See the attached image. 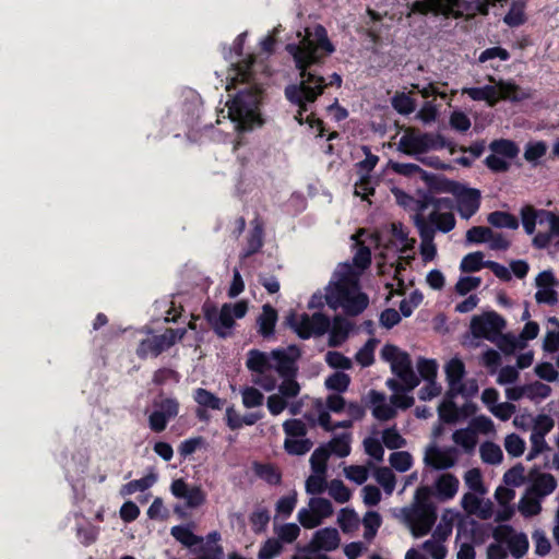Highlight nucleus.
Masks as SVG:
<instances>
[{
  "instance_id": "nucleus-16",
  "label": "nucleus",
  "mask_w": 559,
  "mask_h": 559,
  "mask_svg": "<svg viewBox=\"0 0 559 559\" xmlns=\"http://www.w3.org/2000/svg\"><path fill=\"white\" fill-rule=\"evenodd\" d=\"M194 400L199 405V407L195 411V415L201 421L210 420V415L207 413L209 409L221 411L225 406V400L219 399L218 396L203 388H199L195 391Z\"/></svg>"
},
{
  "instance_id": "nucleus-28",
  "label": "nucleus",
  "mask_w": 559,
  "mask_h": 559,
  "mask_svg": "<svg viewBox=\"0 0 559 559\" xmlns=\"http://www.w3.org/2000/svg\"><path fill=\"white\" fill-rule=\"evenodd\" d=\"M272 352L270 354L251 349L248 353L247 367L257 373H265L272 370Z\"/></svg>"
},
{
  "instance_id": "nucleus-36",
  "label": "nucleus",
  "mask_w": 559,
  "mask_h": 559,
  "mask_svg": "<svg viewBox=\"0 0 559 559\" xmlns=\"http://www.w3.org/2000/svg\"><path fill=\"white\" fill-rule=\"evenodd\" d=\"M479 454L481 461L490 465L500 464L503 460L501 448L491 441H485L480 444Z\"/></svg>"
},
{
  "instance_id": "nucleus-30",
  "label": "nucleus",
  "mask_w": 559,
  "mask_h": 559,
  "mask_svg": "<svg viewBox=\"0 0 559 559\" xmlns=\"http://www.w3.org/2000/svg\"><path fill=\"white\" fill-rule=\"evenodd\" d=\"M252 469L259 478L270 485H280L282 481V473L274 464L254 462Z\"/></svg>"
},
{
  "instance_id": "nucleus-10",
  "label": "nucleus",
  "mask_w": 559,
  "mask_h": 559,
  "mask_svg": "<svg viewBox=\"0 0 559 559\" xmlns=\"http://www.w3.org/2000/svg\"><path fill=\"white\" fill-rule=\"evenodd\" d=\"M299 357L300 350L295 345L272 350V370L283 379L281 384H299L296 381Z\"/></svg>"
},
{
  "instance_id": "nucleus-26",
  "label": "nucleus",
  "mask_w": 559,
  "mask_h": 559,
  "mask_svg": "<svg viewBox=\"0 0 559 559\" xmlns=\"http://www.w3.org/2000/svg\"><path fill=\"white\" fill-rule=\"evenodd\" d=\"M277 318V311L275 308L269 304L263 306L262 313L259 316L257 322L259 325V333L264 338H267L274 334Z\"/></svg>"
},
{
  "instance_id": "nucleus-48",
  "label": "nucleus",
  "mask_w": 559,
  "mask_h": 559,
  "mask_svg": "<svg viewBox=\"0 0 559 559\" xmlns=\"http://www.w3.org/2000/svg\"><path fill=\"white\" fill-rule=\"evenodd\" d=\"M484 261V253L481 251H475L466 254L460 264V270L463 273L478 272L483 267H486Z\"/></svg>"
},
{
  "instance_id": "nucleus-57",
  "label": "nucleus",
  "mask_w": 559,
  "mask_h": 559,
  "mask_svg": "<svg viewBox=\"0 0 559 559\" xmlns=\"http://www.w3.org/2000/svg\"><path fill=\"white\" fill-rule=\"evenodd\" d=\"M270 522V512L266 508H258L250 515L252 530L257 534H261L266 530Z\"/></svg>"
},
{
  "instance_id": "nucleus-15",
  "label": "nucleus",
  "mask_w": 559,
  "mask_h": 559,
  "mask_svg": "<svg viewBox=\"0 0 559 559\" xmlns=\"http://www.w3.org/2000/svg\"><path fill=\"white\" fill-rule=\"evenodd\" d=\"M453 195L456 199V207L461 217L468 219L479 210L481 195L478 189L467 188L460 182V188Z\"/></svg>"
},
{
  "instance_id": "nucleus-52",
  "label": "nucleus",
  "mask_w": 559,
  "mask_h": 559,
  "mask_svg": "<svg viewBox=\"0 0 559 559\" xmlns=\"http://www.w3.org/2000/svg\"><path fill=\"white\" fill-rule=\"evenodd\" d=\"M440 209L433 207L431 213H429L428 216H425L424 212L418 207L417 213L414 215V224L418 229V233H420V226H428L431 231H433V235L436 234V227L439 217L441 216V213L439 212Z\"/></svg>"
},
{
  "instance_id": "nucleus-21",
  "label": "nucleus",
  "mask_w": 559,
  "mask_h": 559,
  "mask_svg": "<svg viewBox=\"0 0 559 559\" xmlns=\"http://www.w3.org/2000/svg\"><path fill=\"white\" fill-rule=\"evenodd\" d=\"M467 386H450L447 392L444 401L439 405V416L447 423H454L457 419V407L455 406L453 399L457 394H464L467 392Z\"/></svg>"
},
{
  "instance_id": "nucleus-7",
  "label": "nucleus",
  "mask_w": 559,
  "mask_h": 559,
  "mask_svg": "<svg viewBox=\"0 0 559 559\" xmlns=\"http://www.w3.org/2000/svg\"><path fill=\"white\" fill-rule=\"evenodd\" d=\"M381 357L389 361L392 372L402 381L401 384H419V378L414 371L411 356L393 344H385ZM385 384H400L395 379H388Z\"/></svg>"
},
{
  "instance_id": "nucleus-9",
  "label": "nucleus",
  "mask_w": 559,
  "mask_h": 559,
  "mask_svg": "<svg viewBox=\"0 0 559 559\" xmlns=\"http://www.w3.org/2000/svg\"><path fill=\"white\" fill-rule=\"evenodd\" d=\"M186 329L168 328L163 334H152L151 336L141 340L135 349V354L140 359L158 357L177 342L181 341L186 335Z\"/></svg>"
},
{
  "instance_id": "nucleus-20",
  "label": "nucleus",
  "mask_w": 559,
  "mask_h": 559,
  "mask_svg": "<svg viewBox=\"0 0 559 559\" xmlns=\"http://www.w3.org/2000/svg\"><path fill=\"white\" fill-rule=\"evenodd\" d=\"M252 229L250 230L247 238V246L241 253L242 259L250 258L258 253L263 247V222L257 216L252 222Z\"/></svg>"
},
{
  "instance_id": "nucleus-31",
  "label": "nucleus",
  "mask_w": 559,
  "mask_h": 559,
  "mask_svg": "<svg viewBox=\"0 0 559 559\" xmlns=\"http://www.w3.org/2000/svg\"><path fill=\"white\" fill-rule=\"evenodd\" d=\"M438 364L436 359L419 357L416 362V369L419 374V380L426 382V384H438L437 383V374H438Z\"/></svg>"
},
{
  "instance_id": "nucleus-23",
  "label": "nucleus",
  "mask_w": 559,
  "mask_h": 559,
  "mask_svg": "<svg viewBox=\"0 0 559 559\" xmlns=\"http://www.w3.org/2000/svg\"><path fill=\"white\" fill-rule=\"evenodd\" d=\"M429 191L437 193H456L460 182L448 179L443 175L424 173V180Z\"/></svg>"
},
{
  "instance_id": "nucleus-40",
  "label": "nucleus",
  "mask_w": 559,
  "mask_h": 559,
  "mask_svg": "<svg viewBox=\"0 0 559 559\" xmlns=\"http://www.w3.org/2000/svg\"><path fill=\"white\" fill-rule=\"evenodd\" d=\"M464 484L469 489L468 492L487 493L483 475L479 468L474 467L465 472Z\"/></svg>"
},
{
  "instance_id": "nucleus-56",
  "label": "nucleus",
  "mask_w": 559,
  "mask_h": 559,
  "mask_svg": "<svg viewBox=\"0 0 559 559\" xmlns=\"http://www.w3.org/2000/svg\"><path fill=\"white\" fill-rule=\"evenodd\" d=\"M394 388L399 389V386ZM414 388L415 386H400L402 390L396 391L391 396V403L393 404V407L403 409L411 407L414 404V397L411 395Z\"/></svg>"
},
{
  "instance_id": "nucleus-6",
  "label": "nucleus",
  "mask_w": 559,
  "mask_h": 559,
  "mask_svg": "<svg viewBox=\"0 0 559 559\" xmlns=\"http://www.w3.org/2000/svg\"><path fill=\"white\" fill-rule=\"evenodd\" d=\"M445 146H448V142L443 135L420 132L416 128L408 127L399 141L397 150L405 155L414 156Z\"/></svg>"
},
{
  "instance_id": "nucleus-51",
  "label": "nucleus",
  "mask_w": 559,
  "mask_h": 559,
  "mask_svg": "<svg viewBox=\"0 0 559 559\" xmlns=\"http://www.w3.org/2000/svg\"><path fill=\"white\" fill-rule=\"evenodd\" d=\"M392 107L401 115H409L415 108V100L404 92H396L391 99Z\"/></svg>"
},
{
  "instance_id": "nucleus-50",
  "label": "nucleus",
  "mask_w": 559,
  "mask_h": 559,
  "mask_svg": "<svg viewBox=\"0 0 559 559\" xmlns=\"http://www.w3.org/2000/svg\"><path fill=\"white\" fill-rule=\"evenodd\" d=\"M507 546L511 555L514 558L520 559L528 550L527 536L524 533H514V535L511 536L510 540H508Z\"/></svg>"
},
{
  "instance_id": "nucleus-17",
  "label": "nucleus",
  "mask_w": 559,
  "mask_h": 559,
  "mask_svg": "<svg viewBox=\"0 0 559 559\" xmlns=\"http://www.w3.org/2000/svg\"><path fill=\"white\" fill-rule=\"evenodd\" d=\"M170 490L176 498L185 499L189 508H198L205 501V495L200 487L190 488L181 478L171 483Z\"/></svg>"
},
{
  "instance_id": "nucleus-47",
  "label": "nucleus",
  "mask_w": 559,
  "mask_h": 559,
  "mask_svg": "<svg viewBox=\"0 0 559 559\" xmlns=\"http://www.w3.org/2000/svg\"><path fill=\"white\" fill-rule=\"evenodd\" d=\"M173 537L185 545L186 547H192L199 544H202L203 538L200 536H197L192 533L191 530H189L186 526L177 525L171 527L170 531Z\"/></svg>"
},
{
  "instance_id": "nucleus-46",
  "label": "nucleus",
  "mask_w": 559,
  "mask_h": 559,
  "mask_svg": "<svg viewBox=\"0 0 559 559\" xmlns=\"http://www.w3.org/2000/svg\"><path fill=\"white\" fill-rule=\"evenodd\" d=\"M489 148L493 154L501 155L507 158H514L519 154L518 145L513 141L507 139L493 140L489 144Z\"/></svg>"
},
{
  "instance_id": "nucleus-2",
  "label": "nucleus",
  "mask_w": 559,
  "mask_h": 559,
  "mask_svg": "<svg viewBox=\"0 0 559 559\" xmlns=\"http://www.w3.org/2000/svg\"><path fill=\"white\" fill-rule=\"evenodd\" d=\"M429 496V487L417 488L413 502L401 508L396 515L411 530L415 538L427 535L437 521V509Z\"/></svg>"
},
{
  "instance_id": "nucleus-58",
  "label": "nucleus",
  "mask_w": 559,
  "mask_h": 559,
  "mask_svg": "<svg viewBox=\"0 0 559 559\" xmlns=\"http://www.w3.org/2000/svg\"><path fill=\"white\" fill-rule=\"evenodd\" d=\"M376 338H370L366 344L357 352L355 358L362 366L368 367L374 361V347L377 344Z\"/></svg>"
},
{
  "instance_id": "nucleus-25",
  "label": "nucleus",
  "mask_w": 559,
  "mask_h": 559,
  "mask_svg": "<svg viewBox=\"0 0 559 559\" xmlns=\"http://www.w3.org/2000/svg\"><path fill=\"white\" fill-rule=\"evenodd\" d=\"M557 487L556 478L548 473L539 474L527 489L531 496L539 499L550 495Z\"/></svg>"
},
{
  "instance_id": "nucleus-53",
  "label": "nucleus",
  "mask_w": 559,
  "mask_h": 559,
  "mask_svg": "<svg viewBox=\"0 0 559 559\" xmlns=\"http://www.w3.org/2000/svg\"><path fill=\"white\" fill-rule=\"evenodd\" d=\"M274 533L277 536V540H280L282 544H292L295 542L299 534H300V527L296 523H286L278 526H274Z\"/></svg>"
},
{
  "instance_id": "nucleus-42",
  "label": "nucleus",
  "mask_w": 559,
  "mask_h": 559,
  "mask_svg": "<svg viewBox=\"0 0 559 559\" xmlns=\"http://www.w3.org/2000/svg\"><path fill=\"white\" fill-rule=\"evenodd\" d=\"M373 477L386 495H391L394 491L396 478L391 468L377 467L373 472Z\"/></svg>"
},
{
  "instance_id": "nucleus-14",
  "label": "nucleus",
  "mask_w": 559,
  "mask_h": 559,
  "mask_svg": "<svg viewBox=\"0 0 559 559\" xmlns=\"http://www.w3.org/2000/svg\"><path fill=\"white\" fill-rule=\"evenodd\" d=\"M460 451L455 447H438L432 444L425 451L424 463L433 469H449L456 465Z\"/></svg>"
},
{
  "instance_id": "nucleus-8",
  "label": "nucleus",
  "mask_w": 559,
  "mask_h": 559,
  "mask_svg": "<svg viewBox=\"0 0 559 559\" xmlns=\"http://www.w3.org/2000/svg\"><path fill=\"white\" fill-rule=\"evenodd\" d=\"M285 323L302 340H308L311 336H322L329 332L331 320L322 312H314L312 316L302 313L298 316L290 312L285 320Z\"/></svg>"
},
{
  "instance_id": "nucleus-18",
  "label": "nucleus",
  "mask_w": 559,
  "mask_h": 559,
  "mask_svg": "<svg viewBox=\"0 0 559 559\" xmlns=\"http://www.w3.org/2000/svg\"><path fill=\"white\" fill-rule=\"evenodd\" d=\"M340 545V535L334 527H324L317 531L310 542V546L316 550L332 551Z\"/></svg>"
},
{
  "instance_id": "nucleus-11",
  "label": "nucleus",
  "mask_w": 559,
  "mask_h": 559,
  "mask_svg": "<svg viewBox=\"0 0 559 559\" xmlns=\"http://www.w3.org/2000/svg\"><path fill=\"white\" fill-rule=\"evenodd\" d=\"M334 513L332 502L322 497H311L307 507L298 511L297 520L304 528L312 530L320 526L324 520Z\"/></svg>"
},
{
  "instance_id": "nucleus-41",
  "label": "nucleus",
  "mask_w": 559,
  "mask_h": 559,
  "mask_svg": "<svg viewBox=\"0 0 559 559\" xmlns=\"http://www.w3.org/2000/svg\"><path fill=\"white\" fill-rule=\"evenodd\" d=\"M157 480V476L154 473H151L140 479L131 480L122 486L121 495H132L136 491H144L152 487Z\"/></svg>"
},
{
  "instance_id": "nucleus-1",
  "label": "nucleus",
  "mask_w": 559,
  "mask_h": 559,
  "mask_svg": "<svg viewBox=\"0 0 559 559\" xmlns=\"http://www.w3.org/2000/svg\"><path fill=\"white\" fill-rule=\"evenodd\" d=\"M314 39L304 37L299 44H287L285 50L293 57L299 71L300 82L285 87L286 99L298 107L299 116L308 111V104L314 103L324 93L323 76L310 71L312 66L324 63L325 57L335 51L325 27L317 24Z\"/></svg>"
},
{
  "instance_id": "nucleus-24",
  "label": "nucleus",
  "mask_w": 559,
  "mask_h": 559,
  "mask_svg": "<svg viewBox=\"0 0 559 559\" xmlns=\"http://www.w3.org/2000/svg\"><path fill=\"white\" fill-rule=\"evenodd\" d=\"M352 330V324L348 320L342 316H335L333 324L330 325L329 346L337 347L342 345L348 337V333Z\"/></svg>"
},
{
  "instance_id": "nucleus-44",
  "label": "nucleus",
  "mask_w": 559,
  "mask_h": 559,
  "mask_svg": "<svg viewBox=\"0 0 559 559\" xmlns=\"http://www.w3.org/2000/svg\"><path fill=\"white\" fill-rule=\"evenodd\" d=\"M329 496L337 503H346L352 498V491L341 479H332L328 487Z\"/></svg>"
},
{
  "instance_id": "nucleus-55",
  "label": "nucleus",
  "mask_w": 559,
  "mask_h": 559,
  "mask_svg": "<svg viewBox=\"0 0 559 559\" xmlns=\"http://www.w3.org/2000/svg\"><path fill=\"white\" fill-rule=\"evenodd\" d=\"M381 515L376 511H368L362 518V525L365 527L364 537L368 540L372 539L378 528L381 526Z\"/></svg>"
},
{
  "instance_id": "nucleus-4",
  "label": "nucleus",
  "mask_w": 559,
  "mask_h": 559,
  "mask_svg": "<svg viewBox=\"0 0 559 559\" xmlns=\"http://www.w3.org/2000/svg\"><path fill=\"white\" fill-rule=\"evenodd\" d=\"M261 90L249 86L239 91L235 97L227 103L228 115L235 123L236 130L240 132L251 131L257 126L263 124L260 114Z\"/></svg>"
},
{
  "instance_id": "nucleus-3",
  "label": "nucleus",
  "mask_w": 559,
  "mask_h": 559,
  "mask_svg": "<svg viewBox=\"0 0 559 559\" xmlns=\"http://www.w3.org/2000/svg\"><path fill=\"white\" fill-rule=\"evenodd\" d=\"M325 301L331 309L343 308L350 317L360 314L369 305L368 296L359 292L357 280L349 274L326 287Z\"/></svg>"
},
{
  "instance_id": "nucleus-37",
  "label": "nucleus",
  "mask_w": 559,
  "mask_h": 559,
  "mask_svg": "<svg viewBox=\"0 0 559 559\" xmlns=\"http://www.w3.org/2000/svg\"><path fill=\"white\" fill-rule=\"evenodd\" d=\"M454 524V515L450 511H447L442 514L439 524L436 526L432 532L431 537L445 543V540L451 536Z\"/></svg>"
},
{
  "instance_id": "nucleus-39",
  "label": "nucleus",
  "mask_w": 559,
  "mask_h": 559,
  "mask_svg": "<svg viewBox=\"0 0 559 559\" xmlns=\"http://www.w3.org/2000/svg\"><path fill=\"white\" fill-rule=\"evenodd\" d=\"M326 474L312 472L305 481V490L308 495L318 496L328 490Z\"/></svg>"
},
{
  "instance_id": "nucleus-62",
  "label": "nucleus",
  "mask_w": 559,
  "mask_h": 559,
  "mask_svg": "<svg viewBox=\"0 0 559 559\" xmlns=\"http://www.w3.org/2000/svg\"><path fill=\"white\" fill-rule=\"evenodd\" d=\"M524 8L513 2L509 12L504 15L503 22L510 27H516L525 23Z\"/></svg>"
},
{
  "instance_id": "nucleus-60",
  "label": "nucleus",
  "mask_w": 559,
  "mask_h": 559,
  "mask_svg": "<svg viewBox=\"0 0 559 559\" xmlns=\"http://www.w3.org/2000/svg\"><path fill=\"white\" fill-rule=\"evenodd\" d=\"M504 449L509 455L518 457L524 453L525 442L516 433H510L504 438Z\"/></svg>"
},
{
  "instance_id": "nucleus-13",
  "label": "nucleus",
  "mask_w": 559,
  "mask_h": 559,
  "mask_svg": "<svg viewBox=\"0 0 559 559\" xmlns=\"http://www.w3.org/2000/svg\"><path fill=\"white\" fill-rule=\"evenodd\" d=\"M539 225L548 224L549 229L546 233L538 231L533 240V247L536 249H546L552 239H557L555 245L559 247V214L548 210H536Z\"/></svg>"
},
{
  "instance_id": "nucleus-38",
  "label": "nucleus",
  "mask_w": 559,
  "mask_h": 559,
  "mask_svg": "<svg viewBox=\"0 0 559 559\" xmlns=\"http://www.w3.org/2000/svg\"><path fill=\"white\" fill-rule=\"evenodd\" d=\"M452 440L466 453H472L477 444V435L472 429H459L453 432Z\"/></svg>"
},
{
  "instance_id": "nucleus-5",
  "label": "nucleus",
  "mask_w": 559,
  "mask_h": 559,
  "mask_svg": "<svg viewBox=\"0 0 559 559\" xmlns=\"http://www.w3.org/2000/svg\"><path fill=\"white\" fill-rule=\"evenodd\" d=\"M203 314L215 334L222 338L230 335V330L235 325V319H241L248 311V304L239 300L235 304H224L218 310L216 306L204 304Z\"/></svg>"
},
{
  "instance_id": "nucleus-29",
  "label": "nucleus",
  "mask_w": 559,
  "mask_h": 559,
  "mask_svg": "<svg viewBox=\"0 0 559 559\" xmlns=\"http://www.w3.org/2000/svg\"><path fill=\"white\" fill-rule=\"evenodd\" d=\"M390 231L392 237L399 242V251L401 253H407L408 251L414 250L416 239L408 237V230L401 222H393L391 224Z\"/></svg>"
},
{
  "instance_id": "nucleus-59",
  "label": "nucleus",
  "mask_w": 559,
  "mask_h": 559,
  "mask_svg": "<svg viewBox=\"0 0 559 559\" xmlns=\"http://www.w3.org/2000/svg\"><path fill=\"white\" fill-rule=\"evenodd\" d=\"M423 550H425L432 559H445L448 549L444 543L437 540L435 538H429L425 540L421 545Z\"/></svg>"
},
{
  "instance_id": "nucleus-22",
  "label": "nucleus",
  "mask_w": 559,
  "mask_h": 559,
  "mask_svg": "<svg viewBox=\"0 0 559 559\" xmlns=\"http://www.w3.org/2000/svg\"><path fill=\"white\" fill-rule=\"evenodd\" d=\"M370 404L372 407V415L379 420H389L396 415V411L392 403H386L385 395L378 391L371 390L369 392Z\"/></svg>"
},
{
  "instance_id": "nucleus-32",
  "label": "nucleus",
  "mask_w": 559,
  "mask_h": 559,
  "mask_svg": "<svg viewBox=\"0 0 559 559\" xmlns=\"http://www.w3.org/2000/svg\"><path fill=\"white\" fill-rule=\"evenodd\" d=\"M463 94L468 95L473 100L487 102L490 106H495L499 100L497 87L493 85H485L483 87H466Z\"/></svg>"
},
{
  "instance_id": "nucleus-49",
  "label": "nucleus",
  "mask_w": 559,
  "mask_h": 559,
  "mask_svg": "<svg viewBox=\"0 0 559 559\" xmlns=\"http://www.w3.org/2000/svg\"><path fill=\"white\" fill-rule=\"evenodd\" d=\"M313 443L307 438H286L284 441V449L288 454L302 455L310 451Z\"/></svg>"
},
{
  "instance_id": "nucleus-43",
  "label": "nucleus",
  "mask_w": 559,
  "mask_h": 559,
  "mask_svg": "<svg viewBox=\"0 0 559 559\" xmlns=\"http://www.w3.org/2000/svg\"><path fill=\"white\" fill-rule=\"evenodd\" d=\"M360 520L358 514L349 508H343L337 515V524L344 533H349L358 528Z\"/></svg>"
},
{
  "instance_id": "nucleus-54",
  "label": "nucleus",
  "mask_w": 559,
  "mask_h": 559,
  "mask_svg": "<svg viewBox=\"0 0 559 559\" xmlns=\"http://www.w3.org/2000/svg\"><path fill=\"white\" fill-rule=\"evenodd\" d=\"M350 436L348 433H343L341 436L334 437L329 444L330 454L334 453L338 457H345L350 452Z\"/></svg>"
},
{
  "instance_id": "nucleus-64",
  "label": "nucleus",
  "mask_w": 559,
  "mask_h": 559,
  "mask_svg": "<svg viewBox=\"0 0 559 559\" xmlns=\"http://www.w3.org/2000/svg\"><path fill=\"white\" fill-rule=\"evenodd\" d=\"M389 461L393 468L402 473L408 471L413 464L412 455L406 451L393 452Z\"/></svg>"
},
{
  "instance_id": "nucleus-27",
  "label": "nucleus",
  "mask_w": 559,
  "mask_h": 559,
  "mask_svg": "<svg viewBox=\"0 0 559 559\" xmlns=\"http://www.w3.org/2000/svg\"><path fill=\"white\" fill-rule=\"evenodd\" d=\"M497 86L500 92L499 98L501 99L522 102L532 97L530 90H525L513 82L500 81Z\"/></svg>"
},
{
  "instance_id": "nucleus-33",
  "label": "nucleus",
  "mask_w": 559,
  "mask_h": 559,
  "mask_svg": "<svg viewBox=\"0 0 559 559\" xmlns=\"http://www.w3.org/2000/svg\"><path fill=\"white\" fill-rule=\"evenodd\" d=\"M419 236L421 238L420 254L424 262L432 261L437 255V247L433 243V231L428 226H420Z\"/></svg>"
},
{
  "instance_id": "nucleus-63",
  "label": "nucleus",
  "mask_w": 559,
  "mask_h": 559,
  "mask_svg": "<svg viewBox=\"0 0 559 559\" xmlns=\"http://www.w3.org/2000/svg\"><path fill=\"white\" fill-rule=\"evenodd\" d=\"M283 550V545L276 538H269L264 542L258 552V559H273Z\"/></svg>"
},
{
  "instance_id": "nucleus-45",
  "label": "nucleus",
  "mask_w": 559,
  "mask_h": 559,
  "mask_svg": "<svg viewBox=\"0 0 559 559\" xmlns=\"http://www.w3.org/2000/svg\"><path fill=\"white\" fill-rule=\"evenodd\" d=\"M330 457L329 448L321 445L317 448L310 456L311 471L314 473L326 474L328 465L326 462Z\"/></svg>"
},
{
  "instance_id": "nucleus-34",
  "label": "nucleus",
  "mask_w": 559,
  "mask_h": 559,
  "mask_svg": "<svg viewBox=\"0 0 559 559\" xmlns=\"http://www.w3.org/2000/svg\"><path fill=\"white\" fill-rule=\"evenodd\" d=\"M487 221L497 228H519V219L513 214L504 211H493L489 213Z\"/></svg>"
},
{
  "instance_id": "nucleus-19",
  "label": "nucleus",
  "mask_w": 559,
  "mask_h": 559,
  "mask_svg": "<svg viewBox=\"0 0 559 559\" xmlns=\"http://www.w3.org/2000/svg\"><path fill=\"white\" fill-rule=\"evenodd\" d=\"M459 478L450 473L441 474L435 481L436 496L441 501L452 499L459 490Z\"/></svg>"
},
{
  "instance_id": "nucleus-61",
  "label": "nucleus",
  "mask_w": 559,
  "mask_h": 559,
  "mask_svg": "<svg viewBox=\"0 0 559 559\" xmlns=\"http://www.w3.org/2000/svg\"><path fill=\"white\" fill-rule=\"evenodd\" d=\"M539 498L531 496L528 492L520 500L519 510L525 516L536 515L540 512Z\"/></svg>"
},
{
  "instance_id": "nucleus-35",
  "label": "nucleus",
  "mask_w": 559,
  "mask_h": 559,
  "mask_svg": "<svg viewBox=\"0 0 559 559\" xmlns=\"http://www.w3.org/2000/svg\"><path fill=\"white\" fill-rule=\"evenodd\" d=\"M444 372L448 384H464L462 379L465 374V365L460 358L450 359L444 366Z\"/></svg>"
},
{
  "instance_id": "nucleus-12",
  "label": "nucleus",
  "mask_w": 559,
  "mask_h": 559,
  "mask_svg": "<svg viewBox=\"0 0 559 559\" xmlns=\"http://www.w3.org/2000/svg\"><path fill=\"white\" fill-rule=\"evenodd\" d=\"M506 326L503 318L495 311L475 316L471 321V332L476 338L492 341Z\"/></svg>"
}]
</instances>
